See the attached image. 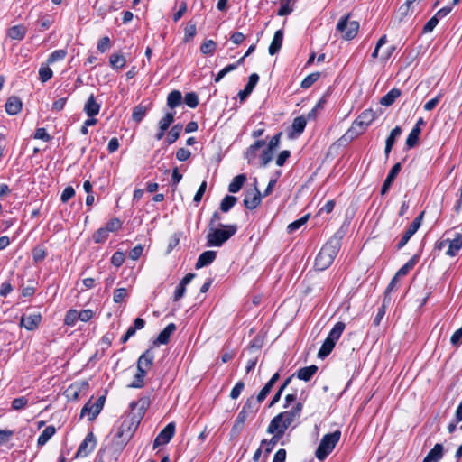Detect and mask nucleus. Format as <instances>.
Instances as JSON below:
<instances>
[{
  "mask_svg": "<svg viewBox=\"0 0 462 462\" xmlns=\"http://www.w3.org/2000/svg\"><path fill=\"white\" fill-rule=\"evenodd\" d=\"M151 401L149 396L140 397L138 401H133L129 407L133 411L137 408V412L130 415V421L126 420L125 426V437L120 441L116 443V451L121 453L123 449L125 448L134 433L137 430L141 420L144 417L146 411L150 407Z\"/></svg>",
  "mask_w": 462,
  "mask_h": 462,
  "instance_id": "1",
  "label": "nucleus"
},
{
  "mask_svg": "<svg viewBox=\"0 0 462 462\" xmlns=\"http://www.w3.org/2000/svg\"><path fill=\"white\" fill-rule=\"evenodd\" d=\"M238 230L236 224H218V226L208 228L207 234V245L220 247L227 242Z\"/></svg>",
  "mask_w": 462,
  "mask_h": 462,
  "instance_id": "2",
  "label": "nucleus"
},
{
  "mask_svg": "<svg viewBox=\"0 0 462 462\" xmlns=\"http://www.w3.org/2000/svg\"><path fill=\"white\" fill-rule=\"evenodd\" d=\"M282 135V132H279L270 139L268 143H266L264 139H258L247 147L244 152V158L247 161V163L250 165L254 163V160L257 157V151L262 147L266 146L265 148L274 152L279 147Z\"/></svg>",
  "mask_w": 462,
  "mask_h": 462,
  "instance_id": "3",
  "label": "nucleus"
},
{
  "mask_svg": "<svg viewBox=\"0 0 462 462\" xmlns=\"http://www.w3.org/2000/svg\"><path fill=\"white\" fill-rule=\"evenodd\" d=\"M345 328L346 324L342 321H338L334 325L318 352L319 358L324 359L331 354Z\"/></svg>",
  "mask_w": 462,
  "mask_h": 462,
  "instance_id": "4",
  "label": "nucleus"
},
{
  "mask_svg": "<svg viewBox=\"0 0 462 462\" xmlns=\"http://www.w3.org/2000/svg\"><path fill=\"white\" fill-rule=\"evenodd\" d=\"M340 437L341 431L339 430H337L331 433L325 434L315 451L316 457L320 461L325 460L334 450L336 445L340 439Z\"/></svg>",
  "mask_w": 462,
  "mask_h": 462,
  "instance_id": "5",
  "label": "nucleus"
},
{
  "mask_svg": "<svg viewBox=\"0 0 462 462\" xmlns=\"http://www.w3.org/2000/svg\"><path fill=\"white\" fill-rule=\"evenodd\" d=\"M339 250L338 248L334 247L330 244L327 242L322 245L320 251L318 253L314 268L316 271H325L333 263L336 256L337 255Z\"/></svg>",
  "mask_w": 462,
  "mask_h": 462,
  "instance_id": "6",
  "label": "nucleus"
},
{
  "mask_svg": "<svg viewBox=\"0 0 462 462\" xmlns=\"http://www.w3.org/2000/svg\"><path fill=\"white\" fill-rule=\"evenodd\" d=\"M350 14L342 16L337 23L336 29L342 33V39L345 41L353 40L359 31V23L357 21H349Z\"/></svg>",
  "mask_w": 462,
  "mask_h": 462,
  "instance_id": "7",
  "label": "nucleus"
},
{
  "mask_svg": "<svg viewBox=\"0 0 462 462\" xmlns=\"http://www.w3.org/2000/svg\"><path fill=\"white\" fill-rule=\"evenodd\" d=\"M96 446L97 438L93 431H89L79 444L78 450L74 455V459L87 457L95 449Z\"/></svg>",
  "mask_w": 462,
  "mask_h": 462,
  "instance_id": "8",
  "label": "nucleus"
},
{
  "mask_svg": "<svg viewBox=\"0 0 462 462\" xmlns=\"http://www.w3.org/2000/svg\"><path fill=\"white\" fill-rule=\"evenodd\" d=\"M376 115L373 109L364 110L352 123L356 128L363 134L367 127L375 120Z\"/></svg>",
  "mask_w": 462,
  "mask_h": 462,
  "instance_id": "9",
  "label": "nucleus"
},
{
  "mask_svg": "<svg viewBox=\"0 0 462 462\" xmlns=\"http://www.w3.org/2000/svg\"><path fill=\"white\" fill-rule=\"evenodd\" d=\"M176 425L174 422L168 423L156 436L153 440V448H157L161 445L168 444L174 437Z\"/></svg>",
  "mask_w": 462,
  "mask_h": 462,
  "instance_id": "10",
  "label": "nucleus"
},
{
  "mask_svg": "<svg viewBox=\"0 0 462 462\" xmlns=\"http://www.w3.org/2000/svg\"><path fill=\"white\" fill-rule=\"evenodd\" d=\"M42 317L41 313L23 314L19 322L21 328H24L28 331L36 330L42 323Z\"/></svg>",
  "mask_w": 462,
  "mask_h": 462,
  "instance_id": "11",
  "label": "nucleus"
},
{
  "mask_svg": "<svg viewBox=\"0 0 462 462\" xmlns=\"http://www.w3.org/2000/svg\"><path fill=\"white\" fill-rule=\"evenodd\" d=\"M401 171H402V162H396L390 169V171L381 187V189H380L381 196H385L389 192L393 183L394 182V180L396 179V177L398 176V174L400 173Z\"/></svg>",
  "mask_w": 462,
  "mask_h": 462,
  "instance_id": "12",
  "label": "nucleus"
},
{
  "mask_svg": "<svg viewBox=\"0 0 462 462\" xmlns=\"http://www.w3.org/2000/svg\"><path fill=\"white\" fill-rule=\"evenodd\" d=\"M283 415H281L280 413L274 416L267 428V433L272 435H278L281 434L282 437L288 429L283 418Z\"/></svg>",
  "mask_w": 462,
  "mask_h": 462,
  "instance_id": "13",
  "label": "nucleus"
},
{
  "mask_svg": "<svg viewBox=\"0 0 462 462\" xmlns=\"http://www.w3.org/2000/svg\"><path fill=\"white\" fill-rule=\"evenodd\" d=\"M262 193L257 188L256 183L254 184V192H247L243 200V205L249 210L255 209L262 202Z\"/></svg>",
  "mask_w": 462,
  "mask_h": 462,
  "instance_id": "14",
  "label": "nucleus"
},
{
  "mask_svg": "<svg viewBox=\"0 0 462 462\" xmlns=\"http://www.w3.org/2000/svg\"><path fill=\"white\" fill-rule=\"evenodd\" d=\"M259 75L257 73H252L249 78L248 81L245 84L244 89L240 90L237 94L240 103L245 102V100L248 98V97L251 95V93L254 91V88L256 87L258 81H259Z\"/></svg>",
  "mask_w": 462,
  "mask_h": 462,
  "instance_id": "15",
  "label": "nucleus"
},
{
  "mask_svg": "<svg viewBox=\"0 0 462 462\" xmlns=\"http://www.w3.org/2000/svg\"><path fill=\"white\" fill-rule=\"evenodd\" d=\"M306 125L307 118L304 116L295 117L288 132V138L294 139L299 137L304 132Z\"/></svg>",
  "mask_w": 462,
  "mask_h": 462,
  "instance_id": "16",
  "label": "nucleus"
},
{
  "mask_svg": "<svg viewBox=\"0 0 462 462\" xmlns=\"http://www.w3.org/2000/svg\"><path fill=\"white\" fill-rule=\"evenodd\" d=\"M349 227V223L345 221L341 226L335 232V234L327 241L328 244H330L336 248L340 250L342 245V240L346 235Z\"/></svg>",
  "mask_w": 462,
  "mask_h": 462,
  "instance_id": "17",
  "label": "nucleus"
},
{
  "mask_svg": "<svg viewBox=\"0 0 462 462\" xmlns=\"http://www.w3.org/2000/svg\"><path fill=\"white\" fill-rule=\"evenodd\" d=\"M154 357L153 346H150L139 356L136 367H143L148 371L153 365Z\"/></svg>",
  "mask_w": 462,
  "mask_h": 462,
  "instance_id": "18",
  "label": "nucleus"
},
{
  "mask_svg": "<svg viewBox=\"0 0 462 462\" xmlns=\"http://www.w3.org/2000/svg\"><path fill=\"white\" fill-rule=\"evenodd\" d=\"M177 327L174 323L168 324L152 342V346L159 345H167L170 342L171 336L176 331Z\"/></svg>",
  "mask_w": 462,
  "mask_h": 462,
  "instance_id": "19",
  "label": "nucleus"
},
{
  "mask_svg": "<svg viewBox=\"0 0 462 462\" xmlns=\"http://www.w3.org/2000/svg\"><path fill=\"white\" fill-rule=\"evenodd\" d=\"M402 129L401 126L396 125L392 131L390 132V134L387 136L385 140V149H384V155L385 159L387 160L389 158L390 152L394 146L397 139L402 134Z\"/></svg>",
  "mask_w": 462,
  "mask_h": 462,
  "instance_id": "20",
  "label": "nucleus"
},
{
  "mask_svg": "<svg viewBox=\"0 0 462 462\" xmlns=\"http://www.w3.org/2000/svg\"><path fill=\"white\" fill-rule=\"evenodd\" d=\"M423 250V243L421 244L420 249L405 264H403L395 273L397 277H402L408 274V273L414 268V266L420 261L421 253Z\"/></svg>",
  "mask_w": 462,
  "mask_h": 462,
  "instance_id": "21",
  "label": "nucleus"
},
{
  "mask_svg": "<svg viewBox=\"0 0 462 462\" xmlns=\"http://www.w3.org/2000/svg\"><path fill=\"white\" fill-rule=\"evenodd\" d=\"M5 108V112L9 116H15L21 112L23 108V102L20 97L16 96H11L7 98Z\"/></svg>",
  "mask_w": 462,
  "mask_h": 462,
  "instance_id": "22",
  "label": "nucleus"
},
{
  "mask_svg": "<svg viewBox=\"0 0 462 462\" xmlns=\"http://www.w3.org/2000/svg\"><path fill=\"white\" fill-rule=\"evenodd\" d=\"M448 248L446 254L450 257H455L458 254L462 248V234L457 233L453 239H448Z\"/></svg>",
  "mask_w": 462,
  "mask_h": 462,
  "instance_id": "23",
  "label": "nucleus"
},
{
  "mask_svg": "<svg viewBox=\"0 0 462 462\" xmlns=\"http://www.w3.org/2000/svg\"><path fill=\"white\" fill-rule=\"evenodd\" d=\"M100 108L101 105L96 101L95 96L91 94L88 97L83 110L88 117H95L99 114Z\"/></svg>",
  "mask_w": 462,
  "mask_h": 462,
  "instance_id": "24",
  "label": "nucleus"
},
{
  "mask_svg": "<svg viewBox=\"0 0 462 462\" xmlns=\"http://www.w3.org/2000/svg\"><path fill=\"white\" fill-rule=\"evenodd\" d=\"M217 257V252L212 250H208L199 254L196 263L195 268L201 269L211 264Z\"/></svg>",
  "mask_w": 462,
  "mask_h": 462,
  "instance_id": "25",
  "label": "nucleus"
},
{
  "mask_svg": "<svg viewBox=\"0 0 462 462\" xmlns=\"http://www.w3.org/2000/svg\"><path fill=\"white\" fill-rule=\"evenodd\" d=\"M246 418H247V412L242 409L239 411V413L237 414V416L235 420V422L232 426V429L230 430L231 437L236 438L240 434V432L244 429V425L246 420Z\"/></svg>",
  "mask_w": 462,
  "mask_h": 462,
  "instance_id": "26",
  "label": "nucleus"
},
{
  "mask_svg": "<svg viewBox=\"0 0 462 462\" xmlns=\"http://www.w3.org/2000/svg\"><path fill=\"white\" fill-rule=\"evenodd\" d=\"M444 456V446L440 443L435 446L428 452L422 462H439Z\"/></svg>",
  "mask_w": 462,
  "mask_h": 462,
  "instance_id": "27",
  "label": "nucleus"
},
{
  "mask_svg": "<svg viewBox=\"0 0 462 462\" xmlns=\"http://www.w3.org/2000/svg\"><path fill=\"white\" fill-rule=\"evenodd\" d=\"M283 36L284 32L282 29L277 30L274 32L273 41L268 48V52L270 55H275L280 51L282 46Z\"/></svg>",
  "mask_w": 462,
  "mask_h": 462,
  "instance_id": "28",
  "label": "nucleus"
},
{
  "mask_svg": "<svg viewBox=\"0 0 462 462\" xmlns=\"http://www.w3.org/2000/svg\"><path fill=\"white\" fill-rule=\"evenodd\" d=\"M318 366L316 365H311L309 366L300 368L296 373L295 376L301 381L309 382L314 376V374L318 372Z\"/></svg>",
  "mask_w": 462,
  "mask_h": 462,
  "instance_id": "29",
  "label": "nucleus"
},
{
  "mask_svg": "<svg viewBox=\"0 0 462 462\" xmlns=\"http://www.w3.org/2000/svg\"><path fill=\"white\" fill-rule=\"evenodd\" d=\"M361 135V133L354 125H351L348 130L337 141L338 146H346L354 139Z\"/></svg>",
  "mask_w": 462,
  "mask_h": 462,
  "instance_id": "30",
  "label": "nucleus"
},
{
  "mask_svg": "<svg viewBox=\"0 0 462 462\" xmlns=\"http://www.w3.org/2000/svg\"><path fill=\"white\" fill-rule=\"evenodd\" d=\"M27 29L23 24H17L7 29L6 34L12 40L22 41L24 39Z\"/></svg>",
  "mask_w": 462,
  "mask_h": 462,
  "instance_id": "31",
  "label": "nucleus"
},
{
  "mask_svg": "<svg viewBox=\"0 0 462 462\" xmlns=\"http://www.w3.org/2000/svg\"><path fill=\"white\" fill-rule=\"evenodd\" d=\"M183 102V97L180 90L174 89L171 91L167 96V106L173 110L180 106Z\"/></svg>",
  "mask_w": 462,
  "mask_h": 462,
  "instance_id": "32",
  "label": "nucleus"
},
{
  "mask_svg": "<svg viewBox=\"0 0 462 462\" xmlns=\"http://www.w3.org/2000/svg\"><path fill=\"white\" fill-rule=\"evenodd\" d=\"M152 106V103H149L147 106H143L142 103L135 106L132 113L133 120L137 124L141 123L147 112L151 109Z\"/></svg>",
  "mask_w": 462,
  "mask_h": 462,
  "instance_id": "33",
  "label": "nucleus"
},
{
  "mask_svg": "<svg viewBox=\"0 0 462 462\" xmlns=\"http://www.w3.org/2000/svg\"><path fill=\"white\" fill-rule=\"evenodd\" d=\"M137 372L134 376V380L128 385L129 388L141 389L144 386V378L147 375L148 371L143 367H136Z\"/></svg>",
  "mask_w": 462,
  "mask_h": 462,
  "instance_id": "34",
  "label": "nucleus"
},
{
  "mask_svg": "<svg viewBox=\"0 0 462 462\" xmlns=\"http://www.w3.org/2000/svg\"><path fill=\"white\" fill-rule=\"evenodd\" d=\"M247 177L245 173H241L233 178L232 181L228 185V191L230 193H237L241 190L244 184L245 183Z\"/></svg>",
  "mask_w": 462,
  "mask_h": 462,
  "instance_id": "35",
  "label": "nucleus"
},
{
  "mask_svg": "<svg viewBox=\"0 0 462 462\" xmlns=\"http://www.w3.org/2000/svg\"><path fill=\"white\" fill-rule=\"evenodd\" d=\"M401 95V89L393 88L387 94L381 97L379 103L384 106H391L395 102L396 98H398Z\"/></svg>",
  "mask_w": 462,
  "mask_h": 462,
  "instance_id": "36",
  "label": "nucleus"
},
{
  "mask_svg": "<svg viewBox=\"0 0 462 462\" xmlns=\"http://www.w3.org/2000/svg\"><path fill=\"white\" fill-rule=\"evenodd\" d=\"M263 401H259L258 396L256 398L254 395L248 397L245 401V403L243 406V410L248 413H256L260 409V404Z\"/></svg>",
  "mask_w": 462,
  "mask_h": 462,
  "instance_id": "37",
  "label": "nucleus"
},
{
  "mask_svg": "<svg viewBox=\"0 0 462 462\" xmlns=\"http://www.w3.org/2000/svg\"><path fill=\"white\" fill-rule=\"evenodd\" d=\"M182 129V124L179 123L174 125L169 131L166 138L164 139V143L167 145L174 143L180 138Z\"/></svg>",
  "mask_w": 462,
  "mask_h": 462,
  "instance_id": "38",
  "label": "nucleus"
},
{
  "mask_svg": "<svg viewBox=\"0 0 462 462\" xmlns=\"http://www.w3.org/2000/svg\"><path fill=\"white\" fill-rule=\"evenodd\" d=\"M56 433V428L53 425L47 426L42 432L40 434L37 439V446H44Z\"/></svg>",
  "mask_w": 462,
  "mask_h": 462,
  "instance_id": "39",
  "label": "nucleus"
},
{
  "mask_svg": "<svg viewBox=\"0 0 462 462\" xmlns=\"http://www.w3.org/2000/svg\"><path fill=\"white\" fill-rule=\"evenodd\" d=\"M420 134L421 128L412 127L405 142L407 150L412 149L418 144Z\"/></svg>",
  "mask_w": 462,
  "mask_h": 462,
  "instance_id": "40",
  "label": "nucleus"
},
{
  "mask_svg": "<svg viewBox=\"0 0 462 462\" xmlns=\"http://www.w3.org/2000/svg\"><path fill=\"white\" fill-rule=\"evenodd\" d=\"M109 64L114 69H121L126 64V60L121 51L115 52L109 57Z\"/></svg>",
  "mask_w": 462,
  "mask_h": 462,
  "instance_id": "41",
  "label": "nucleus"
},
{
  "mask_svg": "<svg viewBox=\"0 0 462 462\" xmlns=\"http://www.w3.org/2000/svg\"><path fill=\"white\" fill-rule=\"evenodd\" d=\"M237 198L233 195H226L219 205V210L223 213H227L236 204Z\"/></svg>",
  "mask_w": 462,
  "mask_h": 462,
  "instance_id": "42",
  "label": "nucleus"
},
{
  "mask_svg": "<svg viewBox=\"0 0 462 462\" xmlns=\"http://www.w3.org/2000/svg\"><path fill=\"white\" fill-rule=\"evenodd\" d=\"M32 260L34 263H42L47 256V250L42 245H37L32 250Z\"/></svg>",
  "mask_w": 462,
  "mask_h": 462,
  "instance_id": "43",
  "label": "nucleus"
},
{
  "mask_svg": "<svg viewBox=\"0 0 462 462\" xmlns=\"http://www.w3.org/2000/svg\"><path fill=\"white\" fill-rule=\"evenodd\" d=\"M310 218V214H306L300 217L299 219L290 223L287 226V232L288 234H293L295 231H297L299 228H300L303 225L307 223V221Z\"/></svg>",
  "mask_w": 462,
  "mask_h": 462,
  "instance_id": "44",
  "label": "nucleus"
},
{
  "mask_svg": "<svg viewBox=\"0 0 462 462\" xmlns=\"http://www.w3.org/2000/svg\"><path fill=\"white\" fill-rule=\"evenodd\" d=\"M107 390H106L105 394L101 395L97 398L96 402L94 403V410L92 411V416L88 418V420L92 421L94 420L97 415L101 412L105 402H106V396Z\"/></svg>",
  "mask_w": 462,
  "mask_h": 462,
  "instance_id": "45",
  "label": "nucleus"
},
{
  "mask_svg": "<svg viewBox=\"0 0 462 462\" xmlns=\"http://www.w3.org/2000/svg\"><path fill=\"white\" fill-rule=\"evenodd\" d=\"M217 49V42L213 40H206L201 45H200V51L202 54L207 56H212Z\"/></svg>",
  "mask_w": 462,
  "mask_h": 462,
  "instance_id": "46",
  "label": "nucleus"
},
{
  "mask_svg": "<svg viewBox=\"0 0 462 462\" xmlns=\"http://www.w3.org/2000/svg\"><path fill=\"white\" fill-rule=\"evenodd\" d=\"M50 64H42L39 69V79L42 83L47 82L53 77V71L49 67Z\"/></svg>",
  "mask_w": 462,
  "mask_h": 462,
  "instance_id": "47",
  "label": "nucleus"
},
{
  "mask_svg": "<svg viewBox=\"0 0 462 462\" xmlns=\"http://www.w3.org/2000/svg\"><path fill=\"white\" fill-rule=\"evenodd\" d=\"M125 426H126V420H124V422L121 424L118 431L115 435L114 439L111 444V447L108 448L109 449L113 448L115 452L118 453L116 451V443L120 442L124 439V437H125V434H126Z\"/></svg>",
  "mask_w": 462,
  "mask_h": 462,
  "instance_id": "48",
  "label": "nucleus"
},
{
  "mask_svg": "<svg viewBox=\"0 0 462 462\" xmlns=\"http://www.w3.org/2000/svg\"><path fill=\"white\" fill-rule=\"evenodd\" d=\"M36 23L39 26V32H43L51 27V25L53 23V19L51 15L44 14L40 16Z\"/></svg>",
  "mask_w": 462,
  "mask_h": 462,
  "instance_id": "49",
  "label": "nucleus"
},
{
  "mask_svg": "<svg viewBox=\"0 0 462 462\" xmlns=\"http://www.w3.org/2000/svg\"><path fill=\"white\" fill-rule=\"evenodd\" d=\"M67 51L65 49L55 50L49 55L47 64H52L56 61L62 60L65 59Z\"/></svg>",
  "mask_w": 462,
  "mask_h": 462,
  "instance_id": "50",
  "label": "nucleus"
},
{
  "mask_svg": "<svg viewBox=\"0 0 462 462\" xmlns=\"http://www.w3.org/2000/svg\"><path fill=\"white\" fill-rule=\"evenodd\" d=\"M78 319V310L69 309L65 314L64 324L69 327H74Z\"/></svg>",
  "mask_w": 462,
  "mask_h": 462,
  "instance_id": "51",
  "label": "nucleus"
},
{
  "mask_svg": "<svg viewBox=\"0 0 462 462\" xmlns=\"http://www.w3.org/2000/svg\"><path fill=\"white\" fill-rule=\"evenodd\" d=\"M64 394L69 401L76 402L79 399L80 389L72 383L65 390Z\"/></svg>",
  "mask_w": 462,
  "mask_h": 462,
  "instance_id": "52",
  "label": "nucleus"
},
{
  "mask_svg": "<svg viewBox=\"0 0 462 462\" xmlns=\"http://www.w3.org/2000/svg\"><path fill=\"white\" fill-rule=\"evenodd\" d=\"M319 77L320 73L318 71L309 74L301 81L300 88L304 89L310 88L319 79Z\"/></svg>",
  "mask_w": 462,
  "mask_h": 462,
  "instance_id": "53",
  "label": "nucleus"
},
{
  "mask_svg": "<svg viewBox=\"0 0 462 462\" xmlns=\"http://www.w3.org/2000/svg\"><path fill=\"white\" fill-rule=\"evenodd\" d=\"M196 32H197L196 23H193L192 21H189L184 29L183 42L186 43V42H189L196 35Z\"/></svg>",
  "mask_w": 462,
  "mask_h": 462,
  "instance_id": "54",
  "label": "nucleus"
},
{
  "mask_svg": "<svg viewBox=\"0 0 462 462\" xmlns=\"http://www.w3.org/2000/svg\"><path fill=\"white\" fill-rule=\"evenodd\" d=\"M273 154H274L273 152L270 151L267 148H264L259 156L260 167H263V168L266 167L268 165V163L273 161Z\"/></svg>",
  "mask_w": 462,
  "mask_h": 462,
  "instance_id": "55",
  "label": "nucleus"
},
{
  "mask_svg": "<svg viewBox=\"0 0 462 462\" xmlns=\"http://www.w3.org/2000/svg\"><path fill=\"white\" fill-rule=\"evenodd\" d=\"M183 102L189 108H196L199 103V97L195 92L186 93L185 97H183Z\"/></svg>",
  "mask_w": 462,
  "mask_h": 462,
  "instance_id": "56",
  "label": "nucleus"
},
{
  "mask_svg": "<svg viewBox=\"0 0 462 462\" xmlns=\"http://www.w3.org/2000/svg\"><path fill=\"white\" fill-rule=\"evenodd\" d=\"M108 233L104 226L98 228L92 236V239L96 244H102L106 241Z\"/></svg>",
  "mask_w": 462,
  "mask_h": 462,
  "instance_id": "57",
  "label": "nucleus"
},
{
  "mask_svg": "<svg viewBox=\"0 0 462 462\" xmlns=\"http://www.w3.org/2000/svg\"><path fill=\"white\" fill-rule=\"evenodd\" d=\"M122 225L123 222L119 218L114 217L108 220L104 227L107 231V233L116 232L122 228Z\"/></svg>",
  "mask_w": 462,
  "mask_h": 462,
  "instance_id": "58",
  "label": "nucleus"
},
{
  "mask_svg": "<svg viewBox=\"0 0 462 462\" xmlns=\"http://www.w3.org/2000/svg\"><path fill=\"white\" fill-rule=\"evenodd\" d=\"M424 217V211L420 212L408 226L407 230L413 236L420 227Z\"/></svg>",
  "mask_w": 462,
  "mask_h": 462,
  "instance_id": "59",
  "label": "nucleus"
},
{
  "mask_svg": "<svg viewBox=\"0 0 462 462\" xmlns=\"http://www.w3.org/2000/svg\"><path fill=\"white\" fill-rule=\"evenodd\" d=\"M125 261V254L122 251H116L113 254L110 263L116 267H120Z\"/></svg>",
  "mask_w": 462,
  "mask_h": 462,
  "instance_id": "60",
  "label": "nucleus"
},
{
  "mask_svg": "<svg viewBox=\"0 0 462 462\" xmlns=\"http://www.w3.org/2000/svg\"><path fill=\"white\" fill-rule=\"evenodd\" d=\"M128 297V291L125 288L116 289L113 295V300L115 303H121Z\"/></svg>",
  "mask_w": 462,
  "mask_h": 462,
  "instance_id": "61",
  "label": "nucleus"
},
{
  "mask_svg": "<svg viewBox=\"0 0 462 462\" xmlns=\"http://www.w3.org/2000/svg\"><path fill=\"white\" fill-rule=\"evenodd\" d=\"M291 0H282L280 8L277 11L278 16H287L292 13L293 8L290 6Z\"/></svg>",
  "mask_w": 462,
  "mask_h": 462,
  "instance_id": "62",
  "label": "nucleus"
},
{
  "mask_svg": "<svg viewBox=\"0 0 462 462\" xmlns=\"http://www.w3.org/2000/svg\"><path fill=\"white\" fill-rule=\"evenodd\" d=\"M439 20L433 15L423 26L421 34H427L431 32L435 27L438 25Z\"/></svg>",
  "mask_w": 462,
  "mask_h": 462,
  "instance_id": "63",
  "label": "nucleus"
},
{
  "mask_svg": "<svg viewBox=\"0 0 462 462\" xmlns=\"http://www.w3.org/2000/svg\"><path fill=\"white\" fill-rule=\"evenodd\" d=\"M32 137L44 142H50L51 140V136L47 133L44 127L36 128Z\"/></svg>",
  "mask_w": 462,
  "mask_h": 462,
  "instance_id": "64",
  "label": "nucleus"
}]
</instances>
